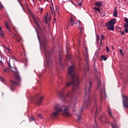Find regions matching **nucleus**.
Wrapping results in <instances>:
<instances>
[{"instance_id":"3","label":"nucleus","mask_w":128,"mask_h":128,"mask_svg":"<svg viewBox=\"0 0 128 128\" xmlns=\"http://www.w3.org/2000/svg\"><path fill=\"white\" fill-rule=\"evenodd\" d=\"M70 106H61L60 104H56L54 108V112L51 114V118L52 120H54L58 118L60 113L62 112V116H70Z\"/></svg>"},{"instance_id":"13","label":"nucleus","mask_w":128,"mask_h":128,"mask_svg":"<svg viewBox=\"0 0 128 128\" xmlns=\"http://www.w3.org/2000/svg\"><path fill=\"white\" fill-rule=\"evenodd\" d=\"M70 22L72 26L76 22V17L74 16H71L70 19Z\"/></svg>"},{"instance_id":"44","label":"nucleus","mask_w":128,"mask_h":128,"mask_svg":"<svg viewBox=\"0 0 128 128\" xmlns=\"http://www.w3.org/2000/svg\"><path fill=\"white\" fill-rule=\"evenodd\" d=\"M4 8V6H2V3L0 2V8Z\"/></svg>"},{"instance_id":"16","label":"nucleus","mask_w":128,"mask_h":128,"mask_svg":"<svg viewBox=\"0 0 128 128\" xmlns=\"http://www.w3.org/2000/svg\"><path fill=\"white\" fill-rule=\"evenodd\" d=\"M66 58H67V60H70V48H68V46H66Z\"/></svg>"},{"instance_id":"9","label":"nucleus","mask_w":128,"mask_h":128,"mask_svg":"<svg viewBox=\"0 0 128 128\" xmlns=\"http://www.w3.org/2000/svg\"><path fill=\"white\" fill-rule=\"evenodd\" d=\"M123 97V104L124 108H128V98L126 96H122Z\"/></svg>"},{"instance_id":"15","label":"nucleus","mask_w":128,"mask_h":128,"mask_svg":"<svg viewBox=\"0 0 128 128\" xmlns=\"http://www.w3.org/2000/svg\"><path fill=\"white\" fill-rule=\"evenodd\" d=\"M93 110L96 112L95 116H96L98 112V105H96V100H95V103H94V106L93 108Z\"/></svg>"},{"instance_id":"30","label":"nucleus","mask_w":128,"mask_h":128,"mask_svg":"<svg viewBox=\"0 0 128 128\" xmlns=\"http://www.w3.org/2000/svg\"><path fill=\"white\" fill-rule=\"evenodd\" d=\"M3 70L4 72H8V68H4Z\"/></svg>"},{"instance_id":"59","label":"nucleus","mask_w":128,"mask_h":128,"mask_svg":"<svg viewBox=\"0 0 128 128\" xmlns=\"http://www.w3.org/2000/svg\"><path fill=\"white\" fill-rule=\"evenodd\" d=\"M70 26V24H68V26Z\"/></svg>"},{"instance_id":"51","label":"nucleus","mask_w":128,"mask_h":128,"mask_svg":"<svg viewBox=\"0 0 128 128\" xmlns=\"http://www.w3.org/2000/svg\"><path fill=\"white\" fill-rule=\"evenodd\" d=\"M56 70L58 72H60V70H58V68L56 67Z\"/></svg>"},{"instance_id":"31","label":"nucleus","mask_w":128,"mask_h":128,"mask_svg":"<svg viewBox=\"0 0 128 128\" xmlns=\"http://www.w3.org/2000/svg\"><path fill=\"white\" fill-rule=\"evenodd\" d=\"M1 32H0V34L2 37L4 36V32L2 30L0 31Z\"/></svg>"},{"instance_id":"60","label":"nucleus","mask_w":128,"mask_h":128,"mask_svg":"<svg viewBox=\"0 0 128 128\" xmlns=\"http://www.w3.org/2000/svg\"><path fill=\"white\" fill-rule=\"evenodd\" d=\"M44 32H46V29L44 28Z\"/></svg>"},{"instance_id":"33","label":"nucleus","mask_w":128,"mask_h":128,"mask_svg":"<svg viewBox=\"0 0 128 128\" xmlns=\"http://www.w3.org/2000/svg\"><path fill=\"white\" fill-rule=\"evenodd\" d=\"M106 52H110V48H108V46H106Z\"/></svg>"},{"instance_id":"43","label":"nucleus","mask_w":128,"mask_h":128,"mask_svg":"<svg viewBox=\"0 0 128 128\" xmlns=\"http://www.w3.org/2000/svg\"><path fill=\"white\" fill-rule=\"evenodd\" d=\"M82 4V1L81 2H79L78 3V6H81Z\"/></svg>"},{"instance_id":"4","label":"nucleus","mask_w":128,"mask_h":128,"mask_svg":"<svg viewBox=\"0 0 128 128\" xmlns=\"http://www.w3.org/2000/svg\"><path fill=\"white\" fill-rule=\"evenodd\" d=\"M92 82H86L85 85V96H84V103L83 108H86L90 104V92L92 91Z\"/></svg>"},{"instance_id":"58","label":"nucleus","mask_w":128,"mask_h":128,"mask_svg":"<svg viewBox=\"0 0 128 128\" xmlns=\"http://www.w3.org/2000/svg\"><path fill=\"white\" fill-rule=\"evenodd\" d=\"M50 20V16L49 18V20Z\"/></svg>"},{"instance_id":"36","label":"nucleus","mask_w":128,"mask_h":128,"mask_svg":"<svg viewBox=\"0 0 128 128\" xmlns=\"http://www.w3.org/2000/svg\"><path fill=\"white\" fill-rule=\"evenodd\" d=\"M56 12H57L58 14V10H60V8H58V6H56Z\"/></svg>"},{"instance_id":"50","label":"nucleus","mask_w":128,"mask_h":128,"mask_svg":"<svg viewBox=\"0 0 128 128\" xmlns=\"http://www.w3.org/2000/svg\"><path fill=\"white\" fill-rule=\"evenodd\" d=\"M86 52H88V48L86 47L85 48Z\"/></svg>"},{"instance_id":"49","label":"nucleus","mask_w":128,"mask_h":128,"mask_svg":"<svg viewBox=\"0 0 128 128\" xmlns=\"http://www.w3.org/2000/svg\"><path fill=\"white\" fill-rule=\"evenodd\" d=\"M6 49L7 50L8 52H10V48L8 47L6 48Z\"/></svg>"},{"instance_id":"41","label":"nucleus","mask_w":128,"mask_h":128,"mask_svg":"<svg viewBox=\"0 0 128 128\" xmlns=\"http://www.w3.org/2000/svg\"><path fill=\"white\" fill-rule=\"evenodd\" d=\"M124 32H126V34H128V28H125Z\"/></svg>"},{"instance_id":"6","label":"nucleus","mask_w":128,"mask_h":128,"mask_svg":"<svg viewBox=\"0 0 128 128\" xmlns=\"http://www.w3.org/2000/svg\"><path fill=\"white\" fill-rule=\"evenodd\" d=\"M116 22V19H112L110 22H107L106 26L108 30H114V24Z\"/></svg>"},{"instance_id":"61","label":"nucleus","mask_w":128,"mask_h":128,"mask_svg":"<svg viewBox=\"0 0 128 128\" xmlns=\"http://www.w3.org/2000/svg\"><path fill=\"white\" fill-rule=\"evenodd\" d=\"M36 96H38V95L37 94Z\"/></svg>"},{"instance_id":"23","label":"nucleus","mask_w":128,"mask_h":128,"mask_svg":"<svg viewBox=\"0 0 128 128\" xmlns=\"http://www.w3.org/2000/svg\"><path fill=\"white\" fill-rule=\"evenodd\" d=\"M100 86H102V80L100 79L98 80V88H100Z\"/></svg>"},{"instance_id":"22","label":"nucleus","mask_w":128,"mask_h":128,"mask_svg":"<svg viewBox=\"0 0 128 128\" xmlns=\"http://www.w3.org/2000/svg\"><path fill=\"white\" fill-rule=\"evenodd\" d=\"M76 104V100L74 101H72L71 103V108H75Z\"/></svg>"},{"instance_id":"2","label":"nucleus","mask_w":128,"mask_h":128,"mask_svg":"<svg viewBox=\"0 0 128 128\" xmlns=\"http://www.w3.org/2000/svg\"><path fill=\"white\" fill-rule=\"evenodd\" d=\"M38 36L40 44H42L44 48V52L46 60V68L48 70H50V68H52L53 62L52 60V57L50 56L52 54V50L50 52V50L48 51L46 50V35H44V34H42L40 38L38 34Z\"/></svg>"},{"instance_id":"11","label":"nucleus","mask_w":128,"mask_h":128,"mask_svg":"<svg viewBox=\"0 0 128 128\" xmlns=\"http://www.w3.org/2000/svg\"><path fill=\"white\" fill-rule=\"evenodd\" d=\"M82 108H80V110H79V113L76 114V116H77V120L78 122H80L81 120V116H82Z\"/></svg>"},{"instance_id":"37","label":"nucleus","mask_w":128,"mask_h":128,"mask_svg":"<svg viewBox=\"0 0 128 128\" xmlns=\"http://www.w3.org/2000/svg\"><path fill=\"white\" fill-rule=\"evenodd\" d=\"M45 22H46V24H48V16H46V17H45Z\"/></svg>"},{"instance_id":"5","label":"nucleus","mask_w":128,"mask_h":128,"mask_svg":"<svg viewBox=\"0 0 128 128\" xmlns=\"http://www.w3.org/2000/svg\"><path fill=\"white\" fill-rule=\"evenodd\" d=\"M8 66L10 68L12 72L14 74V80H10L12 86H10L11 90H14V88L16 86H18L20 82V77L18 75V72L16 70V68H12V64H10V58L9 62H8Z\"/></svg>"},{"instance_id":"38","label":"nucleus","mask_w":128,"mask_h":128,"mask_svg":"<svg viewBox=\"0 0 128 128\" xmlns=\"http://www.w3.org/2000/svg\"><path fill=\"white\" fill-rule=\"evenodd\" d=\"M120 52L122 56H124V52H122V49H120Z\"/></svg>"},{"instance_id":"35","label":"nucleus","mask_w":128,"mask_h":128,"mask_svg":"<svg viewBox=\"0 0 128 128\" xmlns=\"http://www.w3.org/2000/svg\"><path fill=\"white\" fill-rule=\"evenodd\" d=\"M124 22H126L127 24H128V18H124Z\"/></svg>"},{"instance_id":"26","label":"nucleus","mask_w":128,"mask_h":128,"mask_svg":"<svg viewBox=\"0 0 128 128\" xmlns=\"http://www.w3.org/2000/svg\"><path fill=\"white\" fill-rule=\"evenodd\" d=\"M30 122H34V116L30 117L29 118Z\"/></svg>"},{"instance_id":"42","label":"nucleus","mask_w":128,"mask_h":128,"mask_svg":"<svg viewBox=\"0 0 128 128\" xmlns=\"http://www.w3.org/2000/svg\"><path fill=\"white\" fill-rule=\"evenodd\" d=\"M27 6V10L29 12H32L30 11V8H28V6Z\"/></svg>"},{"instance_id":"20","label":"nucleus","mask_w":128,"mask_h":128,"mask_svg":"<svg viewBox=\"0 0 128 128\" xmlns=\"http://www.w3.org/2000/svg\"><path fill=\"white\" fill-rule=\"evenodd\" d=\"M108 112L110 116L112 118H114L112 116V110L109 107H108Z\"/></svg>"},{"instance_id":"45","label":"nucleus","mask_w":128,"mask_h":128,"mask_svg":"<svg viewBox=\"0 0 128 128\" xmlns=\"http://www.w3.org/2000/svg\"><path fill=\"white\" fill-rule=\"evenodd\" d=\"M94 10H95L98 11L100 8H98L94 7Z\"/></svg>"},{"instance_id":"47","label":"nucleus","mask_w":128,"mask_h":128,"mask_svg":"<svg viewBox=\"0 0 128 128\" xmlns=\"http://www.w3.org/2000/svg\"><path fill=\"white\" fill-rule=\"evenodd\" d=\"M102 40H100V46H102Z\"/></svg>"},{"instance_id":"55","label":"nucleus","mask_w":128,"mask_h":128,"mask_svg":"<svg viewBox=\"0 0 128 128\" xmlns=\"http://www.w3.org/2000/svg\"><path fill=\"white\" fill-rule=\"evenodd\" d=\"M0 78H1V80H4V78H2L0 77Z\"/></svg>"},{"instance_id":"57","label":"nucleus","mask_w":128,"mask_h":128,"mask_svg":"<svg viewBox=\"0 0 128 128\" xmlns=\"http://www.w3.org/2000/svg\"><path fill=\"white\" fill-rule=\"evenodd\" d=\"M39 76H42V74H40Z\"/></svg>"},{"instance_id":"24","label":"nucleus","mask_w":128,"mask_h":128,"mask_svg":"<svg viewBox=\"0 0 128 128\" xmlns=\"http://www.w3.org/2000/svg\"><path fill=\"white\" fill-rule=\"evenodd\" d=\"M111 125L112 128H120V127L116 124H112Z\"/></svg>"},{"instance_id":"19","label":"nucleus","mask_w":128,"mask_h":128,"mask_svg":"<svg viewBox=\"0 0 128 128\" xmlns=\"http://www.w3.org/2000/svg\"><path fill=\"white\" fill-rule=\"evenodd\" d=\"M94 5L98 8H100L102 6V2H96Z\"/></svg>"},{"instance_id":"10","label":"nucleus","mask_w":128,"mask_h":128,"mask_svg":"<svg viewBox=\"0 0 128 128\" xmlns=\"http://www.w3.org/2000/svg\"><path fill=\"white\" fill-rule=\"evenodd\" d=\"M34 100H36V104H38V106H40V104H42V100H44V96H42L40 98H36L35 97V98H34Z\"/></svg>"},{"instance_id":"62","label":"nucleus","mask_w":128,"mask_h":128,"mask_svg":"<svg viewBox=\"0 0 128 128\" xmlns=\"http://www.w3.org/2000/svg\"><path fill=\"white\" fill-rule=\"evenodd\" d=\"M94 120H95V122H96V118H94Z\"/></svg>"},{"instance_id":"21","label":"nucleus","mask_w":128,"mask_h":128,"mask_svg":"<svg viewBox=\"0 0 128 128\" xmlns=\"http://www.w3.org/2000/svg\"><path fill=\"white\" fill-rule=\"evenodd\" d=\"M115 18L118 17V10H116V7L114 8V12L113 14Z\"/></svg>"},{"instance_id":"1","label":"nucleus","mask_w":128,"mask_h":128,"mask_svg":"<svg viewBox=\"0 0 128 128\" xmlns=\"http://www.w3.org/2000/svg\"><path fill=\"white\" fill-rule=\"evenodd\" d=\"M62 84H64V88H68L72 86V91L69 92L68 94L64 96V90H62L59 92L58 96L62 100H72L74 96V94L80 88V78L76 76V70H74V66H71L68 69V76L66 80H64L62 76L60 75L58 76Z\"/></svg>"},{"instance_id":"28","label":"nucleus","mask_w":128,"mask_h":128,"mask_svg":"<svg viewBox=\"0 0 128 128\" xmlns=\"http://www.w3.org/2000/svg\"><path fill=\"white\" fill-rule=\"evenodd\" d=\"M124 27L125 28H128V23H126H126L124 24Z\"/></svg>"},{"instance_id":"27","label":"nucleus","mask_w":128,"mask_h":128,"mask_svg":"<svg viewBox=\"0 0 128 128\" xmlns=\"http://www.w3.org/2000/svg\"><path fill=\"white\" fill-rule=\"evenodd\" d=\"M79 30H80V34H82V30H84V28H82V27L80 26H79Z\"/></svg>"},{"instance_id":"25","label":"nucleus","mask_w":128,"mask_h":128,"mask_svg":"<svg viewBox=\"0 0 128 128\" xmlns=\"http://www.w3.org/2000/svg\"><path fill=\"white\" fill-rule=\"evenodd\" d=\"M101 58H102V60H108V58H106V56H101Z\"/></svg>"},{"instance_id":"29","label":"nucleus","mask_w":128,"mask_h":128,"mask_svg":"<svg viewBox=\"0 0 128 128\" xmlns=\"http://www.w3.org/2000/svg\"><path fill=\"white\" fill-rule=\"evenodd\" d=\"M5 26H6V28H7L8 30H10V27H8V23L6 22Z\"/></svg>"},{"instance_id":"39","label":"nucleus","mask_w":128,"mask_h":128,"mask_svg":"<svg viewBox=\"0 0 128 128\" xmlns=\"http://www.w3.org/2000/svg\"><path fill=\"white\" fill-rule=\"evenodd\" d=\"M97 44L98 42H100V36L97 35Z\"/></svg>"},{"instance_id":"8","label":"nucleus","mask_w":128,"mask_h":128,"mask_svg":"<svg viewBox=\"0 0 128 128\" xmlns=\"http://www.w3.org/2000/svg\"><path fill=\"white\" fill-rule=\"evenodd\" d=\"M106 98V89L104 88V94L102 93V90H100V100L101 102L104 100V98Z\"/></svg>"},{"instance_id":"52","label":"nucleus","mask_w":128,"mask_h":128,"mask_svg":"<svg viewBox=\"0 0 128 128\" xmlns=\"http://www.w3.org/2000/svg\"><path fill=\"white\" fill-rule=\"evenodd\" d=\"M2 27L0 26V32H2Z\"/></svg>"},{"instance_id":"53","label":"nucleus","mask_w":128,"mask_h":128,"mask_svg":"<svg viewBox=\"0 0 128 128\" xmlns=\"http://www.w3.org/2000/svg\"><path fill=\"white\" fill-rule=\"evenodd\" d=\"M98 12H100V10L99 9V10H98Z\"/></svg>"},{"instance_id":"46","label":"nucleus","mask_w":128,"mask_h":128,"mask_svg":"<svg viewBox=\"0 0 128 128\" xmlns=\"http://www.w3.org/2000/svg\"><path fill=\"white\" fill-rule=\"evenodd\" d=\"M121 34H122V36H124V31H121Z\"/></svg>"},{"instance_id":"32","label":"nucleus","mask_w":128,"mask_h":128,"mask_svg":"<svg viewBox=\"0 0 128 128\" xmlns=\"http://www.w3.org/2000/svg\"><path fill=\"white\" fill-rule=\"evenodd\" d=\"M20 0H18V2H19L21 6L24 8V6H22V4L20 2Z\"/></svg>"},{"instance_id":"12","label":"nucleus","mask_w":128,"mask_h":128,"mask_svg":"<svg viewBox=\"0 0 128 128\" xmlns=\"http://www.w3.org/2000/svg\"><path fill=\"white\" fill-rule=\"evenodd\" d=\"M12 38H14V40H16V42H20V36L18 34H12Z\"/></svg>"},{"instance_id":"40","label":"nucleus","mask_w":128,"mask_h":128,"mask_svg":"<svg viewBox=\"0 0 128 128\" xmlns=\"http://www.w3.org/2000/svg\"><path fill=\"white\" fill-rule=\"evenodd\" d=\"M38 118H42V114H38Z\"/></svg>"},{"instance_id":"17","label":"nucleus","mask_w":128,"mask_h":128,"mask_svg":"<svg viewBox=\"0 0 128 128\" xmlns=\"http://www.w3.org/2000/svg\"><path fill=\"white\" fill-rule=\"evenodd\" d=\"M99 120L100 122H104L106 120V114H103L101 117L99 118Z\"/></svg>"},{"instance_id":"48","label":"nucleus","mask_w":128,"mask_h":128,"mask_svg":"<svg viewBox=\"0 0 128 128\" xmlns=\"http://www.w3.org/2000/svg\"><path fill=\"white\" fill-rule=\"evenodd\" d=\"M118 30H119V32H122V29L120 28H118Z\"/></svg>"},{"instance_id":"7","label":"nucleus","mask_w":128,"mask_h":128,"mask_svg":"<svg viewBox=\"0 0 128 128\" xmlns=\"http://www.w3.org/2000/svg\"><path fill=\"white\" fill-rule=\"evenodd\" d=\"M88 62H90V60L88 59V54H86L85 56V64L84 67V72L86 74L88 70L90 69L88 68Z\"/></svg>"},{"instance_id":"34","label":"nucleus","mask_w":128,"mask_h":128,"mask_svg":"<svg viewBox=\"0 0 128 128\" xmlns=\"http://www.w3.org/2000/svg\"><path fill=\"white\" fill-rule=\"evenodd\" d=\"M100 37H101L100 40H104V35L102 34Z\"/></svg>"},{"instance_id":"14","label":"nucleus","mask_w":128,"mask_h":128,"mask_svg":"<svg viewBox=\"0 0 128 128\" xmlns=\"http://www.w3.org/2000/svg\"><path fill=\"white\" fill-rule=\"evenodd\" d=\"M59 56H60V66L61 68H62L63 66H64V59L62 58V54H60V53H59Z\"/></svg>"},{"instance_id":"54","label":"nucleus","mask_w":128,"mask_h":128,"mask_svg":"<svg viewBox=\"0 0 128 128\" xmlns=\"http://www.w3.org/2000/svg\"><path fill=\"white\" fill-rule=\"evenodd\" d=\"M78 22H79V24H82V22H80V20H78Z\"/></svg>"},{"instance_id":"56","label":"nucleus","mask_w":128,"mask_h":128,"mask_svg":"<svg viewBox=\"0 0 128 128\" xmlns=\"http://www.w3.org/2000/svg\"><path fill=\"white\" fill-rule=\"evenodd\" d=\"M44 2H48V0H44Z\"/></svg>"},{"instance_id":"18","label":"nucleus","mask_w":128,"mask_h":128,"mask_svg":"<svg viewBox=\"0 0 128 128\" xmlns=\"http://www.w3.org/2000/svg\"><path fill=\"white\" fill-rule=\"evenodd\" d=\"M32 18L35 22V24H36L39 28H40V25L38 24V20H39L40 18H37V19L36 20L34 16H32Z\"/></svg>"}]
</instances>
